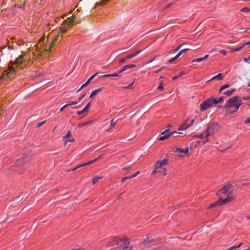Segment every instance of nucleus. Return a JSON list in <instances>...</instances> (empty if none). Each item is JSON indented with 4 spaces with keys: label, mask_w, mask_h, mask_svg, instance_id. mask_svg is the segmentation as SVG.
Masks as SVG:
<instances>
[{
    "label": "nucleus",
    "mask_w": 250,
    "mask_h": 250,
    "mask_svg": "<svg viewBox=\"0 0 250 250\" xmlns=\"http://www.w3.org/2000/svg\"><path fill=\"white\" fill-rule=\"evenodd\" d=\"M233 189V186L231 184L225 185L216 193L219 197L218 201L213 203H227L234 201L236 196L232 194Z\"/></svg>",
    "instance_id": "1"
},
{
    "label": "nucleus",
    "mask_w": 250,
    "mask_h": 250,
    "mask_svg": "<svg viewBox=\"0 0 250 250\" xmlns=\"http://www.w3.org/2000/svg\"><path fill=\"white\" fill-rule=\"evenodd\" d=\"M242 104V100H239L238 96H235L230 98L224 106H220L218 108V109L221 108H229L230 107H233L235 108V110L232 112L233 113L234 112H237Z\"/></svg>",
    "instance_id": "2"
},
{
    "label": "nucleus",
    "mask_w": 250,
    "mask_h": 250,
    "mask_svg": "<svg viewBox=\"0 0 250 250\" xmlns=\"http://www.w3.org/2000/svg\"><path fill=\"white\" fill-rule=\"evenodd\" d=\"M159 244H162V245L163 243L158 239H152L150 236H147L140 242V247L141 249H145Z\"/></svg>",
    "instance_id": "3"
},
{
    "label": "nucleus",
    "mask_w": 250,
    "mask_h": 250,
    "mask_svg": "<svg viewBox=\"0 0 250 250\" xmlns=\"http://www.w3.org/2000/svg\"><path fill=\"white\" fill-rule=\"evenodd\" d=\"M167 164V160L165 159L162 161H158L155 164V168L152 172V174L154 175L156 173H160L164 176L166 175L167 172L165 167Z\"/></svg>",
    "instance_id": "4"
},
{
    "label": "nucleus",
    "mask_w": 250,
    "mask_h": 250,
    "mask_svg": "<svg viewBox=\"0 0 250 250\" xmlns=\"http://www.w3.org/2000/svg\"><path fill=\"white\" fill-rule=\"evenodd\" d=\"M220 129V126L217 123H213L209 125L205 130V137H208L216 133Z\"/></svg>",
    "instance_id": "5"
},
{
    "label": "nucleus",
    "mask_w": 250,
    "mask_h": 250,
    "mask_svg": "<svg viewBox=\"0 0 250 250\" xmlns=\"http://www.w3.org/2000/svg\"><path fill=\"white\" fill-rule=\"evenodd\" d=\"M214 104L213 98H208L206 100L203 101L200 104V110L201 111H205Z\"/></svg>",
    "instance_id": "6"
},
{
    "label": "nucleus",
    "mask_w": 250,
    "mask_h": 250,
    "mask_svg": "<svg viewBox=\"0 0 250 250\" xmlns=\"http://www.w3.org/2000/svg\"><path fill=\"white\" fill-rule=\"evenodd\" d=\"M129 242L126 238L119 239L117 244L118 248L123 249V250H132L131 247H129Z\"/></svg>",
    "instance_id": "7"
},
{
    "label": "nucleus",
    "mask_w": 250,
    "mask_h": 250,
    "mask_svg": "<svg viewBox=\"0 0 250 250\" xmlns=\"http://www.w3.org/2000/svg\"><path fill=\"white\" fill-rule=\"evenodd\" d=\"M161 136L159 138H158V140L162 141L168 138L169 137H170L169 130L168 129H166L161 133Z\"/></svg>",
    "instance_id": "8"
},
{
    "label": "nucleus",
    "mask_w": 250,
    "mask_h": 250,
    "mask_svg": "<svg viewBox=\"0 0 250 250\" xmlns=\"http://www.w3.org/2000/svg\"><path fill=\"white\" fill-rule=\"evenodd\" d=\"M70 136H71V132L69 130V131H68L66 134L62 137V139L64 140L65 144H67L68 142H74L75 141V140L73 138L71 139L70 140H67V139L69 137H70Z\"/></svg>",
    "instance_id": "9"
},
{
    "label": "nucleus",
    "mask_w": 250,
    "mask_h": 250,
    "mask_svg": "<svg viewBox=\"0 0 250 250\" xmlns=\"http://www.w3.org/2000/svg\"><path fill=\"white\" fill-rule=\"evenodd\" d=\"M188 119L185 120L183 124L178 127V130H185L190 127L189 124H188Z\"/></svg>",
    "instance_id": "10"
},
{
    "label": "nucleus",
    "mask_w": 250,
    "mask_h": 250,
    "mask_svg": "<svg viewBox=\"0 0 250 250\" xmlns=\"http://www.w3.org/2000/svg\"><path fill=\"white\" fill-rule=\"evenodd\" d=\"M120 238H114L110 242V246L113 249H117L119 240Z\"/></svg>",
    "instance_id": "11"
},
{
    "label": "nucleus",
    "mask_w": 250,
    "mask_h": 250,
    "mask_svg": "<svg viewBox=\"0 0 250 250\" xmlns=\"http://www.w3.org/2000/svg\"><path fill=\"white\" fill-rule=\"evenodd\" d=\"M95 162H96V160H92L91 161H88V162L83 163V164L82 165H80L78 167H77L75 168L72 169V171H75V170H76L79 167H84V166L90 165L91 164H93Z\"/></svg>",
    "instance_id": "12"
},
{
    "label": "nucleus",
    "mask_w": 250,
    "mask_h": 250,
    "mask_svg": "<svg viewBox=\"0 0 250 250\" xmlns=\"http://www.w3.org/2000/svg\"><path fill=\"white\" fill-rule=\"evenodd\" d=\"M142 51H143L142 50H137L136 52H135L134 53L126 56V59H131L133 57H134L136 56H137V55H138L139 54H140Z\"/></svg>",
    "instance_id": "13"
},
{
    "label": "nucleus",
    "mask_w": 250,
    "mask_h": 250,
    "mask_svg": "<svg viewBox=\"0 0 250 250\" xmlns=\"http://www.w3.org/2000/svg\"><path fill=\"white\" fill-rule=\"evenodd\" d=\"M22 58L23 56L20 55L19 58L16 59V60L14 61V63L17 65H21L22 62Z\"/></svg>",
    "instance_id": "14"
},
{
    "label": "nucleus",
    "mask_w": 250,
    "mask_h": 250,
    "mask_svg": "<svg viewBox=\"0 0 250 250\" xmlns=\"http://www.w3.org/2000/svg\"><path fill=\"white\" fill-rule=\"evenodd\" d=\"M182 54V53L181 52V51H180L178 54L174 57H173L172 58H171V59H170L167 63H170L171 62H172L174 61H175L176 59H177L178 58H179L180 56H181V55Z\"/></svg>",
    "instance_id": "15"
},
{
    "label": "nucleus",
    "mask_w": 250,
    "mask_h": 250,
    "mask_svg": "<svg viewBox=\"0 0 250 250\" xmlns=\"http://www.w3.org/2000/svg\"><path fill=\"white\" fill-rule=\"evenodd\" d=\"M225 97L224 96H221L218 99L213 98V101L215 104L223 102L224 100Z\"/></svg>",
    "instance_id": "16"
},
{
    "label": "nucleus",
    "mask_w": 250,
    "mask_h": 250,
    "mask_svg": "<svg viewBox=\"0 0 250 250\" xmlns=\"http://www.w3.org/2000/svg\"><path fill=\"white\" fill-rule=\"evenodd\" d=\"M188 152V148L187 147L185 149H181V148H177V152L178 153H184L185 154H187Z\"/></svg>",
    "instance_id": "17"
},
{
    "label": "nucleus",
    "mask_w": 250,
    "mask_h": 250,
    "mask_svg": "<svg viewBox=\"0 0 250 250\" xmlns=\"http://www.w3.org/2000/svg\"><path fill=\"white\" fill-rule=\"evenodd\" d=\"M103 177L99 176H95L92 179V183L93 185L96 184L100 179H102Z\"/></svg>",
    "instance_id": "18"
},
{
    "label": "nucleus",
    "mask_w": 250,
    "mask_h": 250,
    "mask_svg": "<svg viewBox=\"0 0 250 250\" xmlns=\"http://www.w3.org/2000/svg\"><path fill=\"white\" fill-rule=\"evenodd\" d=\"M215 79H217L218 80H222L223 79L222 74L221 73H219L217 75L212 77L209 81H211L212 80H215Z\"/></svg>",
    "instance_id": "19"
},
{
    "label": "nucleus",
    "mask_w": 250,
    "mask_h": 250,
    "mask_svg": "<svg viewBox=\"0 0 250 250\" xmlns=\"http://www.w3.org/2000/svg\"><path fill=\"white\" fill-rule=\"evenodd\" d=\"M136 65L135 64H127V65L124 66L123 67V70L125 71L127 69H131V68H134V67H136Z\"/></svg>",
    "instance_id": "20"
},
{
    "label": "nucleus",
    "mask_w": 250,
    "mask_h": 250,
    "mask_svg": "<svg viewBox=\"0 0 250 250\" xmlns=\"http://www.w3.org/2000/svg\"><path fill=\"white\" fill-rule=\"evenodd\" d=\"M92 122V121H88V122L83 123L82 124H79L78 125V127L80 128V127H82L84 126L85 125H89V124H91Z\"/></svg>",
    "instance_id": "21"
},
{
    "label": "nucleus",
    "mask_w": 250,
    "mask_h": 250,
    "mask_svg": "<svg viewBox=\"0 0 250 250\" xmlns=\"http://www.w3.org/2000/svg\"><path fill=\"white\" fill-rule=\"evenodd\" d=\"M15 165L18 167L23 166V161L22 160H17L15 162Z\"/></svg>",
    "instance_id": "22"
},
{
    "label": "nucleus",
    "mask_w": 250,
    "mask_h": 250,
    "mask_svg": "<svg viewBox=\"0 0 250 250\" xmlns=\"http://www.w3.org/2000/svg\"><path fill=\"white\" fill-rule=\"evenodd\" d=\"M119 76V75H118V74L117 73H113V74H110L104 75L103 76V77L106 78V77H117Z\"/></svg>",
    "instance_id": "23"
},
{
    "label": "nucleus",
    "mask_w": 250,
    "mask_h": 250,
    "mask_svg": "<svg viewBox=\"0 0 250 250\" xmlns=\"http://www.w3.org/2000/svg\"><path fill=\"white\" fill-rule=\"evenodd\" d=\"M74 17L72 16L71 17L68 18L69 21H67V20H64V21H65L66 23L68 24V25H69L70 24L73 23V20H74Z\"/></svg>",
    "instance_id": "24"
},
{
    "label": "nucleus",
    "mask_w": 250,
    "mask_h": 250,
    "mask_svg": "<svg viewBox=\"0 0 250 250\" xmlns=\"http://www.w3.org/2000/svg\"><path fill=\"white\" fill-rule=\"evenodd\" d=\"M230 86V85L229 84H226L223 85H222L221 87L219 89V92H220L222 90H224L225 89L228 88Z\"/></svg>",
    "instance_id": "25"
},
{
    "label": "nucleus",
    "mask_w": 250,
    "mask_h": 250,
    "mask_svg": "<svg viewBox=\"0 0 250 250\" xmlns=\"http://www.w3.org/2000/svg\"><path fill=\"white\" fill-rule=\"evenodd\" d=\"M90 82L88 80L84 84H83L81 87L78 89V91H80L84 87L86 86L90 83Z\"/></svg>",
    "instance_id": "26"
},
{
    "label": "nucleus",
    "mask_w": 250,
    "mask_h": 250,
    "mask_svg": "<svg viewBox=\"0 0 250 250\" xmlns=\"http://www.w3.org/2000/svg\"><path fill=\"white\" fill-rule=\"evenodd\" d=\"M196 137L200 138V139H204V138H207L208 137H205V131L203 132L202 133H201L198 135H196L195 136Z\"/></svg>",
    "instance_id": "27"
},
{
    "label": "nucleus",
    "mask_w": 250,
    "mask_h": 250,
    "mask_svg": "<svg viewBox=\"0 0 250 250\" xmlns=\"http://www.w3.org/2000/svg\"><path fill=\"white\" fill-rule=\"evenodd\" d=\"M185 73L184 72H183V71H182V72H181L179 73V74L178 75H177V76H175L173 77V78H172V80H175L176 79H178V78H180V77H181L182 76H183V75H185Z\"/></svg>",
    "instance_id": "28"
},
{
    "label": "nucleus",
    "mask_w": 250,
    "mask_h": 250,
    "mask_svg": "<svg viewBox=\"0 0 250 250\" xmlns=\"http://www.w3.org/2000/svg\"><path fill=\"white\" fill-rule=\"evenodd\" d=\"M235 90V89L229 90L224 92V95H226V96H229V95H231Z\"/></svg>",
    "instance_id": "29"
},
{
    "label": "nucleus",
    "mask_w": 250,
    "mask_h": 250,
    "mask_svg": "<svg viewBox=\"0 0 250 250\" xmlns=\"http://www.w3.org/2000/svg\"><path fill=\"white\" fill-rule=\"evenodd\" d=\"M78 103V102H69L67 104L64 105V107H67L70 105L76 104Z\"/></svg>",
    "instance_id": "30"
},
{
    "label": "nucleus",
    "mask_w": 250,
    "mask_h": 250,
    "mask_svg": "<svg viewBox=\"0 0 250 250\" xmlns=\"http://www.w3.org/2000/svg\"><path fill=\"white\" fill-rule=\"evenodd\" d=\"M116 124V121H114V119H112L111 121V126L107 130L109 131L112 127H113Z\"/></svg>",
    "instance_id": "31"
},
{
    "label": "nucleus",
    "mask_w": 250,
    "mask_h": 250,
    "mask_svg": "<svg viewBox=\"0 0 250 250\" xmlns=\"http://www.w3.org/2000/svg\"><path fill=\"white\" fill-rule=\"evenodd\" d=\"M181 133L178 132L177 131H173L172 132H170V137H177L179 134H181Z\"/></svg>",
    "instance_id": "32"
},
{
    "label": "nucleus",
    "mask_w": 250,
    "mask_h": 250,
    "mask_svg": "<svg viewBox=\"0 0 250 250\" xmlns=\"http://www.w3.org/2000/svg\"><path fill=\"white\" fill-rule=\"evenodd\" d=\"M132 179V178H131L130 175L125 177H124L122 179L121 182L122 183H125V182L126 181V180H127L128 179Z\"/></svg>",
    "instance_id": "33"
},
{
    "label": "nucleus",
    "mask_w": 250,
    "mask_h": 250,
    "mask_svg": "<svg viewBox=\"0 0 250 250\" xmlns=\"http://www.w3.org/2000/svg\"><path fill=\"white\" fill-rule=\"evenodd\" d=\"M204 61L203 59V58H197V59H193L192 60V62H201L202 61Z\"/></svg>",
    "instance_id": "34"
},
{
    "label": "nucleus",
    "mask_w": 250,
    "mask_h": 250,
    "mask_svg": "<svg viewBox=\"0 0 250 250\" xmlns=\"http://www.w3.org/2000/svg\"><path fill=\"white\" fill-rule=\"evenodd\" d=\"M69 29V27H62L61 29V33L62 34H63L65 32H66L67 30Z\"/></svg>",
    "instance_id": "35"
},
{
    "label": "nucleus",
    "mask_w": 250,
    "mask_h": 250,
    "mask_svg": "<svg viewBox=\"0 0 250 250\" xmlns=\"http://www.w3.org/2000/svg\"><path fill=\"white\" fill-rule=\"evenodd\" d=\"M244 47V45H242L239 47H238L237 48H235L232 51L233 52H238V51H241L243 48Z\"/></svg>",
    "instance_id": "36"
},
{
    "label": "nucleus",
    "mask_w": 250,
    "mask_h": 250,
    "mask_svg": "<svg viewBox=\"0 0 250 250\" xmlns=\"http://www.w3.org/2000/svg\"><path fill=\"white\" fill-rule=\"evenodd\" d=\"M184 45V44H181L180 45H179V46H178L177 47L175 48L173 50V53H176L177 52H178L180 49V48L182 47V46Z\"/></svg>",
    "instance_id": "37"
},
{
    "label": "nucleus",
    "mask_w": 250,
    "mask_h": 250,
    "mask_svg": "<svg viewBox=\"0 0 250 250\" xmlns=\"http://www.w3.org/2000/svg\"><path fill=\"white\" fill-rule=\"evenodd\" d=\"M157 89L160 90L161 91L163 90L164 85L162 83L159 84V86L157 87Z\"/></svg>",
    "instance_id": "38"
},
{
    "label": "nucleus",
    "mask_w": 250,
    "mask_h": 250,
    "mask_svg": "<svg viewBox=\"0 0 250 250\" xmlns=\"http://www.w3.org/2000/svg\"><path fill=\"white\" fill-rule=\"evenodd\" d=\"M86 110L83 108L82 110L81 111H78L77 112V114L78 115H81L82 114H83L84 112H85Z\"/></svg>",
    "instance_id": "39"
},
{
    "label": "nucleus",
    "mask_w": 250,
    "mask_h": 250,
    "mask_svg": "<svg viewBox=\"0 0 250 250\" xmlns=\"http://www.w3.org/2000/svg\"><path fill=\"white\" fill-rule=\"evenodd\" d=\"M126 56H125V57L121 59L119 61V63L120 64H122L123 63H124L126 60H127L128 59H126Z\"/></svg>",
    "instance_id": "40"
},
{
    "label": "nucleus",
    "mask_w": 250,
    "mask_h": 250,
    "mask_svg": "<svg viewBox=\"0 0 250 250\" xmlns=\"http://www.w3.org/2000/svg\"><path fill=\"white\" fill-rule=\"evenodd\" d=\"M46 123V121H43V122H42L39 124H37V127H40L41 126H42V125H43L44 124H45Z\"/></svg>",
    "instance_id": "41"
},
{
    "label": "nucleus",
    "mask_w": 250,
    "mask_h": 250,
    "mask_svg": "<svg viewBox=\"0 0 250 250\" xmlns=\"http://www.w3.org/2000/svg\"><path fill=\"white\" fill-rule=\"evenodd\" d=\"M242 244H243V243H241L238 245H236V246H235L231 247L230 249H233V250H234V249H235L236 248H239L241 246H242Z\"/></svg>",
    "instance_id": "42"
},
{
    "label": "nucleus",
    "mask_w": 250,
    "mask_h": 250,
    "mask_svg": "<svg viewBox=\"0 0 250 250\" xmlns=\"http://www.w3.org/2000/svg\"><path fill=\"white\" fill-rule=\"evenodd\" d=\"M97 93L95 92V90H93L91 93L89 97L90 98H93Z\"/></svg>",
    "instance_id": "43"
},
{
    "label": "nucleus",
    "mask_w": 250,
    "mask_h": 250,
    "mask_svg": "<svg viewBox=\"0 0 250 250\" xmlns=\"http://www.w3.org/2000/svg\"><path fill=\"white\" fill-rule=\"evenodd\" d=\"M250 11V9L248 8H246V7L244 8L241 10V11L243 12H248Z\"/></svg>",
    "instance_id": "44"
},
{
    "label": "nucleus",
    "mask_w": 250,
    "mask_h": 250,
    "mask_svg": "<svg viewBox=\"0 0 250 250\" xmlns=\"http://www.w3.org/2000/svg\"><path fill=\"white\" fill-rule=\"evenodd\" d=\"M140 173V171H138L136 172H135L134 174L130 175L131 178H133L137 176Z\"/></svg>",
    "instance_id": "45"
},
{
    "label": "nucleus",
    "mask_w": 250,
    "mask_h": 250,
    "mask_svg": "<svg viewBox=\"0 0 250 250\" xmlns=\"http://www.w3.org/2000/svg\"><path fill=\"white\" fill-rule=\"evenodd\" d=\"M175 3V2H171L170 3H168L167 4L166 7H165V9H168L171 6H172V5H173Z\"/></svg>",
    "instance_id": "46"
},
{
    "label": "nucleus",
    "mask_w": 250,
    "mask_h": 250,
    "mask_svg": "<svg viewBox=\"0 0 250 250\" xmlns=\"http://www.w3.org/2000/svg\"><path fill=\"white\" fill-rule=\"evenodd\" d=\"M243 99L244 100H250V96H244L243 97Z\"/></svg>",
    "instance_id": "47"
},
{
    "label": "nucleus",
    "mask_w": 250,
    "mask_h": 250,
    "mask_svg": "<svg viewBox=\"0 0 250 250\" xmlns=\"http://www.w3.org/2000/svg\"><path fill=\"white\" fill-rule=\"evenodd\" d=\"M103 89V88L102 87H101V88H98L97 89H95L94 90L95 92H96L97 93H98L99 92H101Z\"/></svg>",
    "instance_id": "48"
},
{
    "label": "nucleus",
    "mask_w": 250,
    "mask_h": 250,
    "mask_svg": "<svg viewBox=\"0 0 250 250\" xmlns=\"http://www.w3.org/2000/svg\"><path fill=\"white\" fill-rule=\"evenodd\" d=\"M97 74V73H95V74L93 75L92 76L90 77V78L88 79V80L91 82V81L94 78L95 76Z\"/></svg>",
    "instance_id": "49"
},
{
    "label": "nucleus",
    "mask_w": 250,
    "mask_h": 250,
    "mask_svg": "<svg viewBox=\"0 0 250 250\" xmlns=\"http://www.w3.org/2000/svg\"><path fill=\"white\" fill-rule=\"evenodd\" d=\"M133 82H134V81ZM133 83L134 82H133L131 83L128 85L127 87H129V89H133Z\"/></svg>",
    "instance_id": "50"
},
{
    "label": "nucleus",
    "mask_w": 250,
    "mask_h": 250,
    "mask_svg": "<svg viewBox=\"0 0 250 250\" xmlns=\"http://www.w3.org/2000/svg\"><path fill=\"white\" fill-rule=\"evenodd\" d=\"M125 70H123V68L122 67L120 70H119L117 73L118 74V75H119V74H121L122 73H123V72H124Z\"/></svg>",
    "instance_id": "51"
},
{
    "label": "nucleus",
    "mask_w": 250,
    "mask_h": 250,
    "mask_svg": "<svg viewBox=\"0 0 250 250\" xmlns=\"http://www.w3.org/2000/svg\"><path fill=\"white\" fill-rule=\"evenodd\" d=\"M90 102H89L87 105L85 106V107L84 108L86 110H87V109L89 108V106H90Z\"/></svg>",
    "instance_id": "52"
},
{
    "label": "nucleus",
    "mask_w": 250,
    "mask_h": 250,
    "mask_svg": "<svg viewBox=\"0 0 250 250\" xmlns=\"http://www.w3.org/2000/svg\"><path fill=\"white\" fill-rule=\"evenodd\" d=\"M57 40V37H55L54 39V41L51 43L50 46L51 47V46H53L54 43V42Z\"/></svg>",
    "instance_id": "53"
},
{
    "label": "nucleus",
    "mask_w": 250,
    "mask_h": 250,
    "mask_svg": "<svg viewBox=\"0 0 250 250\" xmlns=\"http://www.w3.org/2000/svg\"><path fill=\"white\" fill-rule=\"evenodd\" d=\"M129 167H130V166L129 165H127V166H126L125 167H123L122 168V169H123V170H126L127 169L129 168Z\"/></svg>",
    "instance_id": "54"
},
{
    "label": "nucleus",
    "mask_w": 250,
    "mask_h": 250,
    "mask_svg": "<svg viewBox=\"0 0 250 250\" xmlns=\"http://www.w3.org/2000/svg\"><path fill=\"white\" fill-rule=\"evenodd\" d=\"M189 50L188 48H186V49H182L180 51H181V52L183 53L187 52V51H188Z\"/></svg>",
    "instance_id": "55"
},
{
    "label": "nucleus",
    "mask_w": 250,
    "mask_h": 250,
    "mask_svg": "<svg viewBox=\"0 0 250 250\" xmlns=\"http://www.w3.org/2000/svg\"><path fill=\"white\" fill-rule=\"evenodd\" d=\"M244 123L245 124H250V118L249 119H248V120H246L244 122Z\"/></svg>",
    "instance_id": "56"
},
{
    "label": "nucleus",
    "mask_w": 250,
    "mask_h": 250,
    "mask_svg": "<svg viewBox=\"0 0 250 250\" xmlns=\"http://www.w3.org/2000/svg\"><path fill=\"white\" fill-rule=\"evenodd\" d=\"M85 96V94H83L81 97H79V99H78L79 102L81 101L82 100V99H83V98H84V97Z\"/></svg>",
    "instance_id": "57"
},
{
    "label": "nucleus",
    "mask_w": 250,
    "mask_h": 250,
    "mask_svg": "<svg viewBox=\"0 0 250 250\" xmlns=\"http://www.w3.org/2000/svg\"><path fill=\"white\" fill-rule=\"evenodd\" d=\"M221 52L222 53L223 55L224 56H225L227 54V52L224 50H222V51H221Z\"/></svg>",
    "instance_id": "58"
},
{
    "label": "nucleus",
    "mask_w": 250,
    "mask_h": 250,
    "mask_svg": "<svg viewBox=\"0 0 250 250\" xmlns=\"http://www.w3.org/2000/svg\"><path fill=\"white\" fill-rule=\"evenodd\" d=\"M248 60H249V59H248V58H245L244 59V61L245 62H247V63H250V62H249V61H248Z\"/></svg>",
    "instance_id": "59"
},
{
    "label": "nucleus",
    "mask_w": 250,
    "mask_h": 250,
    "mask_svg": "<svg viewBox=\"0 0 250 250\" xmlns=\"http://www.w3.org/2000/svg\"><path fill=\"white\" fill-rule=\"evenodd\" d=\"M216 205V204H210V206L208 208H211L212 207H214Z\"/></svg>",
    "instance_id": "60"
},
{
    "label": "nucleus",
    "mask_w": 250,
    "mask_h": 250,
    "mask_svg": "<svg viewBox=\"0 0 250 250\" xmlns=\"http://www.w3.org/2000/svg\"><path fill=\"white\" fill-rule=\"evenodd\" d=\"M208 57V55H206L203 58V60H205V59H207Z\"/></svg>",
    "instance_id": "61"
},
{
    "label": "nucleus",
    "mask_w": 250,
    "mask_h": 250,
    "mask_svg": "<svg viewBox=\"0 0 250 250\" xmlns=\"http://www.w3.org/2000/svg\"><path fill=\"white\" fill-rule=\"evenodd\" d=\"M194 121H195V120H191V123H190V124H189V125H190V126H191L193 124V123H194Z\"/></svg>",
    "instance_id": "62"
},
{
    "label": "nucleus",
    "mask_w": 250,
    "mask_h": 250,
    "mask_svg": "<svg viewBox=\"0 0 250 250\" xmlns=\"http://www.w3.org/2000/svg\"><path fill=\"white\" fill-rule=\"evenodd\" d=\"M65 107H64V105L63 106H62V108H60V111L62 112Z\"/></svg>",
    "instance_id": "63"
},
{
    "label": "nucleus",
    "mask_w": 250,
    "mask_h": 250,
    "mask_svg": "<svg viewBox=\"0 0 250 250\" xmlns=\"http://www.w3.org/2000/svg\"><path fill=\"white\" fill-rule=\"evenodd\" d=\"M247 45H250V42H248L243 44L244 45V47Z\"/></svg>",
    "instance_id": "64"
}]
</instances>
